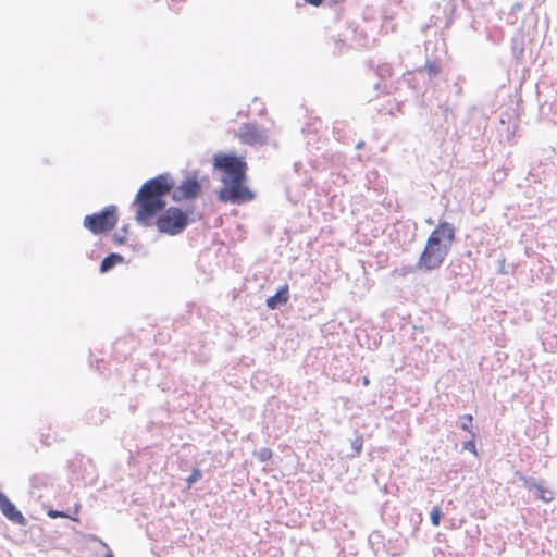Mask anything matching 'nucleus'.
Here are the masks:
<instances>
[{
  "label": "nucleus",
  "mask_w": 557,
  "mask_h": 557,
  "mask_svg": "<svg viewBox=\"0 0 557 557\" xmlns=\"http://www.w3.org/2000/svg\"><path fill=\"white\" fill-rule=\"evenodd\" d=\"M426 73L430 78L436 77L441 73V65L436 61H426L424 67L416 71L417 74Z\"/></svg>",
  "instance_id": "13"
},
{
  "label": "nucleus",
  "mask_w": 557,
  "mask_h": 557,
  "mask_svg": "<svg viewBox=\"0 0 557 557\" xmlns=\"http://www.w3.org/2000/svg\"><path fill=\"white\" fill-rule=\"evenodd\" d=\"M374 88H375L376 90H379V89L381 88V84H380V83H376V84L374 85Z\"/></svg>",
  "instance_id": "38"
},
{
  "label": "nucleus",
  "mask_w": 557,
  "mask_h": 557,
  "mask_svg": "<svg viewBox=\"0 0 557 557\" xmlns=\"http://www.w3.org/2000/svg\"><path fill=\"white\" fill-rule=\"evenodd\" d=\"M245 177L221 180L223 187L218 193V199L224 203H246L255 199V194L246 186Z\"/></svg>",
  "instance_id": "4"
},
{
  "label": "nucleus",
  "mask_w": 557,
  "mask_h": 557,
  "mask_svg": "<svg viewBox=\"0 0 557 557\" xmlns=\"http://www.w3.org/2000/svg\"><path fill=\"white\" fill-rule=\"evenodd\" d=\"M289 299V287L284 284L278 287L273 296L268 297L265 300L267 307L271 310L280 309L284 307Z\"/></svg>",
  "instance_id": "10"
},
{
  "label": "nucleus",
  "mask_w": 557,
  "mask_h": 557,
  "mask_svg": "<svg viewBox=\"0 0 557 557\" xmlns=\"http://www.w3.org/2000/svg\"><path fill=\"white\" fill-rule=\"evenodd\" d=\"M94 482V476L91 473L88 474V476H82L81 482H78V485L82 483L83 485L91 484Z\"/></svg>",
  "instance_id": "29"
},
{
  "label": "nucleus",
  "mask_w": 557,
  "mask_h": 557,
  "mask_svg": "<svg viewBox=\"0 0 557 557\" xmlns=\"http://www.w3.org/2000/svg\"><path fill=\"white\" fill-rule=\"evenodd\" d=\"M376 74L381 78H385L392 75V65L388 63L379 64L376 69Z\"/></svg>",
  "instance_id": "18"
},
{
  "label": "nucleus",
  "mask_w": 557,
  "mask_h": 557,
  "mask_svg": "<svg viewBox=\"0 0 557 557\" xmlns=\"http://www.w3.org/2000/svg\"><path fill=\"white\" fill-rule=\"evenodd\" d=\"M337 127H338V122L335 123L334 131L337 129Z\"/></svg>",
  "instance_id": "40"
},
{
  "label": "nucleus",
  "mask_w": 557,
  "mask_h": 557,
  "mask_svg": "<svg viewBox=\"0 0 557 557\" xmlns=\"http://www.w3.org/2000/svg\"><path fill=\"white\" fill-rule=\"evenodd\" d=\"M124 261V258L122 255L116 252H111L107 257L103 258V260L100 263V272L106 273L112 270L116 264L122 263Z\"/></svg>",
  "instance_id": "12"
},
{
  "label": "nucleus",
  "mask_w": 557,
  "mask_h": 557,
  "mask_svg": "<svg viewBox=\"0 0 557 557\" xmlns=\"http://www.w3.org/2000/svg\"><path fill=\"white\" fill-rule=\"evenodd\" d=\"M0 511L10 521L24 525L26 519L15 505L0 491Z\"/></svg>",
  "instance_id": "9"
},
{
  "label": "nucleus",
  "mask_w": 557,
  "mask_h": 557,
  "mask_svg": "<svg viewBox=\"0 0 557 557\" xmlns=\"http://www.w3.org/2000/svg\"><path fill=\"white\" fill-rule=\"evenodd\" d=\"M82 466H83V462H82V461H79V462H77V463H73V467H75V468H81Z\"/></svg>",
  "instance_id": "37"
},
{
  "label": "nucleus",
  "mask_w": 557,
  "mask_h": 557,
  "mask_svg": "<svg viewBox=\"0 0 557 557\" xmlns=\"http://www.w3.org/2000/svg\"><path fill=\"white\" fill-rule=\"evenodd\" d=\"M462 83L463 79L461 77H458V79L454 83L455 95L457 97L462 95Z\"/></svg>",
  "instance_id": "26"
},
{
  "label": "nucleus",
  "mask_w": 557,
  "mask_h": 557,
  "mask_svg": "<svg viewBox=\"0 0 557 557\" xmlns=\"http://www.w3.org/2000/svg\"><path fill=\"white\" fill-rule=\"evenodd\" d=\"M48 516L52 519H55V518H66L69 517L64 511H60V510H54V509H50L48 511Z\"/></svg>",
  "instance_id": "27"
},
{
  "label": "nucleus",
  "mask_w": 557,
  "mask_h": 557,
  "mask_svg": "<svg viewBox=\"0 0 557 557\" xmlns=\"http://www.w3.org/2000/svg\"><path fill=\"white\" fill-rule=\"evenodd\" d=\"M471 435H472V438H470L469 441H466L462 444V449L471 451L474 455H478L476 447H475V442H474L475 433L471 432Z\"/></svg>",
  "instance_id": "22"
},
{
  "label": "nucleus",
  "mask_w": 557,
  "mask_h": 557,
  "mask_svg": "<svg viewBox=\"0 0 557 557\" xmlns=\"http://www.w3.org/2000/svg\"><path fill=\"white\" fill-rule=\"evenodd\" d=\"M117 223V208L114 205L104 207L100 212L88 214L84 218L83 225L92 234L110 232Z\"/></svg>",
  "instance_id": "6"
},
{
  "label": "nucleus",
  "mask_w": 557,
  "mask_h": 557,
  "mask_svg": "<svg viewBox=\"0 0 557 557\" xmlns=\"http://www.w3.org/2000/svg\"><path fill=\"white\" fill-rule=\"evenodd\" d=\"M524 486L529 490V491H537L540 490V486L541 484L536 482V480L534 478H529V479H525L524 481Z\"/></svg>",
  "instance_id": "25"
},
{
  "label": "nucleus",
  "mask_w": 557,
  "mask_h": 557,
  "mask_svg": "<svg viewBox=\"0 0 557 557\" xmlns=\"http://www.w3.org/2000/svg\"><path fill=\"white\" fill-rule=\"evenodd\" d=\"M202 476V472L199 468H195L190 475L186 479V483L188 487H191Z\"/></svg>",
  "instance_id": "20"
},
{
  "label": "nucleus",
  "mask_w": 557,
  "mask_h": 557,
  "mask_svg": "<svg viewBox=\"0 0 557 557\" xmlns=\"http://www.w3.org/2000/svg\"><path fill=\"white\" fill-rule=\"evenodd\" d=\"M362 446H363V437L362 436H357L352 442H351V449L354 451L352 456H359L362 451Z\"/></svg>",
  "instance_id": "19"
},
{
  "label": "nucleus",
  "mask_w": 557,
  "mask_h": 557,
  "mask_svg": "<svg viewBox=\"0 0 557 557\" xmlns=\"http://www.w3.org/2000/svg\"><path fill=\"white\" fill-rule=\"evenodd\" d=\"M537 496L544 503H550L555 498V493L544 486H540V490L536 491Z\"/></svg>",
  "instance_id": "15"
},
{
  "label": "nucleus",
  "mask_w": 557,
  "mask_h": 557,
  "mask_svg": "<svg viewBox=\"0 0 557 557\" xmlns=\"http://www.w3.org/2000/svg\"><path fill=\"white\" fill-rule=\"evenodd\" d=\"M121 232L126 234L128 232V226L127 225L122 226Z\"/></svg>",
  "instance_id": "35"
},
{
  "label": "nucleus",
  "mask_w": 557,
  "mask_h": 557,
  "mask_svg": "<svg viewBox=\"0 0 557 557\" xmlns=\"http://www.w3.org/2000/svg\"><path fill=\"white\" fill-rule=\"evenodd\" d=\"M499 273H506L505 271V259L499 262Z\"/></svg>",
  "instance_id": "32"
},
{
  "label": "nucleus",
  "mask_w": 557,
  "mask_h": 557,
  "mask_svg": "<svg viewBox=\"0 0 557 557\" xmlns=\"http://www.w3.org/2000/svg\"><path fill=\"white\" fill-rule=\"evenodd\" d=\"M202 186L196 176L186 177L173 189L172 199L176 202L182 200H193L199 196Z\"/></svg>",
  "instance_id": "8"
},
{
  "label": "nucleus",
  "mask_w": 557,
  "mask_h": 557,
  "mask_svg": "<svg viewBox=\"0 0 557 557\" xmlns=\"http://www.w3.org/2000/svg\"><path fill=\"white\" fill-rule=\"evenodd\" d=\"M368 383H369V380L366 377V379L363 380V384H366V385H367Z\"/></svg>",
  "instance_id": "39"
},
{
  "label": "nucleus",
  "mask_w": 557,
  "mask_h": 557,
  "mask_svg": "<svg viewBox=\"0 0 557 557\" xmlns=\"http://www.w3.org/2000/svg\"><path fill=\"white\" fill-rule=\"evenodd\" d=\"M103 546L108 548V553L104 555V557H115L107 544L103 543Z\"/></svg>",
  "instance_id": "33"
},
{
  "label": "nucleus",
  "mask_w": 557,
  "mask_h": 557,
  "mask_svg": "<svg viewBox=\"0 0 557 557\" xmlns=\"http://www.w3.org/2000/svg\"><path fill=\"white\" fill-rule=\"evenodd\" d=\"M175 183L169 173L146 181L139 188L133 205L137 207L136 221L143 226H151L152 220L166 206L165 196L174 189Z\"/></svg>",
  "instance_id": "1"
},
{
  "label": "nucleus",
  "mask_w": 557,
  "mask_h": 557,
  "mask_svg": "<svg viewBox=\"0 0 557 557\" xmlns=\"http://www.w3.org/2000/svg\"><path fill=\"white\" fill-rule=\"evenodd\" d=\"M213 168L222 172L221 180L245 177L247 162L244 157L235 153H216L213 157Z\"/></svg>",
  "instance_id": "5"
},
{
  "label": "nucleus",
  "mask_w": 557,
  "mask_h": 557,
  "mask_svg": "<svg viewBox=\"0 0 557 557\" xmlns=\"http://www.w3.org/2000/svg\"><path fill=\"white\" fill-rule=\"evenodd\" d=\"M363 146H364V143H363V141H359V143L356 145V148H357V149H361Z\"/></svg>",
  "instance_id": "34"
},
{
  "label": "nucleus",
  "mask_w": 557,
  "mask_h": 557,
  "mask_svg": "<svg viewBox=\"0 0 557 557\" xmlns=\"http://www.w3.org/2000/svg\"><path fill=\"white\" fill-rule=\"evenodd\" d=\"M540 115L543 120H546L547 122L556 125L557 124V102H555V103L544 102L540 107Z\"/></svg>",
  "instance_id": "11"
},
{
  "label": "nucleus",
  "mask_w": 557,
  "mask_h": 557,
  "mask_svg": "<svg viewBox=\"0 0 557 557\" xmlns=\"http://www.w3.org/2000/svg\"><path fill=\"white\" fill-rule=\"evenodd\" d=\"M399 83L400 84H406L409 88H412V89L416 88V85L413 84L412 73L411 72H408V73L404 74L403 78H401V81Z\"/></svg>",
  "instance_id": "24"
},
{
  "label": "nucleus",
  "mask_w": 557,
  "mask_h": 557,
  "mask_svg": "<svg viewBox=\"0 0 557 557\" xmlns=\"http://www.w3.org/2000/svg\"><path fill=\"white\" fill-rule=\"evenodd\" d=\"M472 422H473V417L472 414H463L461 418H460V421L458 422V426L463 430V431H468V432H472L471 429H472Z\"/></svg>",
  "instance_id": "16"
},
{
  "label": "nucleus",
  "mask_w": 557,
  "mask_h": 557,
  "mask_svg": "<svg viewBox=\"0 0 557 557\" xmlns=\"http://www.w3.org/2000/svg\"><path fill=\"white\" fill-rule=\"evenodd\" d=\"M188 211H184L177 207L163 209L156 220L157 228L160 233L175 236L185 231L189 225Z\"/></svg>",
  "instance_id": "3"
},
{
  "label": "nucleus",
  "mask_w": 557,
  "mask_h": 557,
  "mask_svg": "<svg viewBox=\"0 0 557 557\" xmlns=\"http://www.w3.org/2000/svg\"><path fill=\"white\" fill-rule=\"evenodd\" d=\"M305 1L314 7H319L323 2V0H305Z\"/></svg>",
  "instance_id": "31"
},
{
  "label": "nucleus",
  "mask_w": 557,
  "mask_h": 557,
  "mask_svg": "<svg viewBox=\"0 0 557 557\" xmlns=\"http://www.w3.org/2000/svg\"><path fill=\"white\" fill-rule=\"evenodd\" d=\"M422 518H421V515H417V519L414 520V523H419L421 522Z\"/></svg>",
  "instance_id": "36"
},
{
  "label": "nucleus",
  "mask_w": 557,
  "mask_h": 557,
  "mask_svg": "<svg viewBox=\"0 0 557 557\" xmlns=\"http://www.w3.org/2000/svg\"><path fill=\"white\" fill-rule=\"evenodd\" d=\"M456 236L453 224L441 221L431 232L425 247L420 255L417 267L424 271L436 270L442 267L448 256Z\"/></svg>",
  "instance_id": "2"
},
{
  "label": "nucleus",
  "mask_w": 557,
  "mask_h": 557,
  "mask_svg": "<svg viewBox=\"0 0 557 557\" xmlns=\"http://www.w3.org/2000/svg\"><path fill=\"white\" fill-rule=\"evenodd\" d=\"M237 136L246 145H264L268 140V133L264 128L252 123H244L237 132Z\"/></svg>",
  "instance_id": "7"
},
{
  "label": "nucleus",
  "mask_w": 557,
  "mask_h": 557,
  "mask_svg": "<svg viewBox=\"0 0 557 557\" xmlns=\"http://www.w3.org/2000/svg\"><path fill=\"white\" fill-rule=\"evenodd\" d=\"M440 108L443 110V117L445 122H448L449 115L451 114V109L447 104H441Z\"/></svg>",
  "instance_id": "28"
},
{
  "label": "nucleus",
  "mask_w": 557,
  "mask_h": 557,
  "mask_svg": "<svg viewBox=\"0 0 557 557\" xmlns=\"http://www.w3.org/2000/svg\"><path fill=\"white\" fill-rule=\"evenodd\" d=\"M430 519L434 527L440 525L442 520V511L438 506L433 507L430 513Z\"/></svg>",
  "instance_id": "21"
},
{
  "label": "nucleus",
  "mask_w": 557,
  "mask_h": 557,
  "mask_svg": "<svg viewBox=\"0 0 557 557\" xmlns=\"http://www.w3.org/2000/svg\"><path fill=\"white\" fill-rule=\"evenodd\" d=\"M523 44L522 40L518 38L512 39V52L516 58H519L523 53Z\"/></svg>",
  "instance_id": "23"
},
{
  "label": "nucleus",
  "mask_w": 557,
  "mask_h": 557,
  "mask_svg": "<svg viewBox=\"0 0 557 557\" xmlns=\"http://www.w3.org/2000/svg\"><path fill=\"white\" fill-rule=\"evenodd\" d=\"M113 240H114V243L122 245L126 242V238H125V236H120V233H115L113 235Z\"/></svg>",
  "instance_id": "30"
},
{
  "label": "nucleus",
  "mask_w": 557,
  "mask_h": 557,
  "mask_svg": "<svg viewBox=\"0 0 557 557\" xmlns=\"http://www.w3.org/2000/svg\"><path fill=\"white\" fill-rule=\"evenodd\" d=\"M107 414L102 412V409L99 410H92L89 412V416L87 417V420L90 424H100L104 421V418Z\"/></svg>",
  "instance_id": "14"
},
{
  "label": "nucleus",
  "mask_w": 557,
  "mask_h": 557,
  "mask_svg": "<svg viewBox=\"0 0 557 557\" xmlns=\"http://www.w3.org/2000/svg\"><path fill=\"white\" fill-rule=\"evenodd\" d=\"M255 455L261 462H265L272 458V450L268 447H262Z\"/></svg>",
  "instance_id": "17"
}]
</instances>
